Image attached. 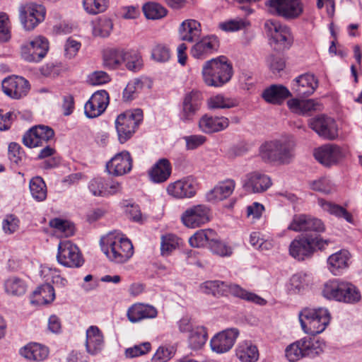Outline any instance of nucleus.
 Here are the masks:
<instances>
[{
	"mask_svg": "<svg viewBox=\"0 0 362 362\" xmlns=\"http://www.w3.org/2000/svg\"><path fill=\"white\" fill-rule=\"evenodd\" d=\"M83 6L88 13L96 15L106 11L109 6V0H83Z\"/></svg>",
	"mask_w": 362,
	"mask_h": 362,
	"instance_id": "57",
	"label": "nucleus"
},
{
	"mask_svg": "<svg viewBox=\"0 0 362 362\" xmlns=\"http://www.w3.org/2000/svg\"><path fill=\"white\" fill-rule=\"evenodd\" d=\"M249 23L243 18L229 20L219 24V28L226 32H235L245 29Z\"/></svg>",
	"mask_w": 362,
	"mask_h": 362,
	"instance_id": "60",
	"label": "nucleus"
},
{
	"mask_svg": "<svg viewBox=\"0 0 362 362\" xmlns=\"http://www.w3.org/2000/svg\"><path fill=\"white\" fill-rule=\"evenodd\" d=\"M180 239L173 234L162 235L160 252L163 256H169L179 246Z\"/></svg>",
	"mask_w": 362,
	"mask_h": 362,
	"instance_id": "54",
	"label": "nucleus"
},
{
	"mask_svg": "<svg viewBox=\"0 0 362 362\" xmlns=\"http://www.w3.org/2000/svg\"><path fill=\"white\" fill-rule=\"evenodd\" d=\"M327 245L326 240H323L315 235L301 236L293 240L289 247L290 255L296 259L303 260L310 256L316 249H322Z\"/></svg>",
	"mask_w": 362,
	"mask_h": 362,
	"instance_id": "8",
	"label": "nucleus"
},
{
	"mask_svg": "<svg viewBox=\"0 0 362 362\" xmlns=\"http://www.w3.org/2000/svg\"><path fill=\"white\" fill-rule=\"evenodd\" d=\"M1 86L4 93L13 99H21L25 97L30 88L28 81L18 76L4 78Z\"/></svg>",
	"mask_w": 362,
	"mask_h": 362,
	"instance_id": "18",
	"label": "nucleus"
},
{
	"mask_svg": "<svg viewBox=\"0 0 362 362\" xmlns=\"http://www.w3.org/2000/svg\"><path fill=\"white\" fill-rule=\"evenodd\" d=\"M174 356V350L171 346H160L151 358L152 362H167Z\"/></svg>",
	"mask_w": 362,
	"mask_h": 362,
	"instance_id": "63",
	"label": "nucleus"
},
{
	"mask_svg": "<svg viewBox=\"0 0 362 362\" xmlns=\"http://www.w3.org/2000/svg\"><path fill=\"white\" fill-rule=\"evenodd\" d=\"M264 28L269 38V42L276 49H288L293 41L289 27L274 19L264 23Z\"/></svg>",
	"mask_w": 362,
	"mask_h": 362,
	"instance_id": "6",
	"label": "nucleus"
},
{
	"mask_svg": "<svg viewBox=\"0 0 362 362\" xmlns=\"http://www.w3.org/2000/svg\"><path fill=\"white\" fill-rule=\"evenodd\" d=\"M289 95V90L281 85H272L266 88L262 94L266 102L272 104H280Z\"/></svg>",
	"mask_w": 362,
	"mask_h": 362,
	"instance_id": "38",
	"label": "nucleus"
},
{
	"mask_svg": "<svg viewBox=\"0 0 362 362\" xmlns=\"http://www.w3.org/2000/svg\"><path fill=\"white\" fill-rule=\"evenodd\" d=\"M21 355L31 361H42L46 359L49 354L48 349L37 343H30L20 350Z\"/></svg>",
	"mask_w": 362,
	"mask_h": 362,
	"instance_id": "36",
	"label": "nucleus"
},
{
	"mask_svg": "<svg viewBox=\"0 0 362 362\" xmlns=\"http://www.w3.org/2000/svg\"><path fill=\"white\" fill-rule=\"evenodd\" d=\"M202 100V93L199 90H192L186 93L180 105V120L186 124L192 122L201 108Z\"/></svg>",
	"mask_w": 362,
	"mask_h": 362,
	"instance_id": "12",
	"label": "nucleus"
},
{
	"mask_svg": "<svg viewBox=\"0 0 362 362\" xmlns=\"http://www.w3.org/2000/svg\"><path fill=\"white\" fill-rule=\"evenodd\" d=\"M49 226L55 230V233L60 237H69L74 233V225L71 222L59 218L50 220Z\"/></svg>",
	"mask_w": 362,
	"mask_h": 362,
	"instance_id": "50",
	"label": "nucleus"
},
{
	"mask_svg": "<svg viewBox=\"0 0 362 362\" xmlns=\"http://www.w3.org/2000/svg\"><path fill=\"white\" fill-rule=\"evenodd\" d=\"M142 120L141 109L128 110L117 117L115 126L120 143L125 142L133 135Z\"/></svg>",
	"mask_w": 362,
	"mask_h": 362,
	"instance_id": "9",
	"label": "nucleus"
},
{
	"mask_svg": "<svg viewBox=\"0 0 362 362\" xmlns=\"http://www.w3.org/2000/svg\"><path fill=\"white\" fill-rule=\"evenodd\" d=\"M300 340L305 357L314 358L322 354L324 351L325 343L322 341L310 337H303Z\"/></svg>",
	"mask_w": 362,
	"mask_h": 362,
	"instance_id": "42",
	"label": "nucleus"
},
{
	"mask_svg": "<svg viewBox=\"0 0 362 362\" xmlns=\"http://www.w3.org/2000/svg\"><path fill=\"white\" fill-rule=\"evenodd\" d=\"M238 104V100L226 97L222 94L213 95L207 100V106L210 110L230 109L237 107Z\"/></svg>",
	"mask_w": 362,
	"mask_h": 362,
	"instance_id": "43",
	"label": "nucleus"
},
{
	"mask_svg": "<svg viewBox=\"0 0 362 362\" xmlns=\"http://www.w3.org/2000/svg\"><path fill=\"white\" fill-rule=\"evenodd\" d=\"M199 291L204 294L211 295L216 298L228 296L230 294L235 298L259 305L266 303L264 299L255 293L247 291L239 285L229 284L219 280L206 281L201 284L199 285Z\"/></svg>",
	"mask_w": 362,
	"mask_h": 362,
	"instance_id": "3",
	"label": "nucleus"
},
{
	"mask_svg": "<svg viewBox=\"0 0 362 362\" xmlns=\"http://www.w3.org/2000/svg\"><path fill=\"white\" fill-rule=\"evenodd\" d=\"M109 95L105 90L95 92L84 106L86 115L95 118L102 115L109 104Z\"/></svg>",
	"mask_w": 362,
	"mask_h": 362,
	"instance_id": "22",
	"label": "nucleus"
},
{
	"mask_svg": "<svg viewBox=\"0 0 362 362\" xmlns=\"http://www.w3.org/2000/svg\"><path fill=\"white\" fill-rule=\"evenodd\" d=\"M197 189L198 183L192 177L177 180L167 187L168 194L177 199L191 198L195 195Z\"/></svg>",
	"mask_w": 362,
	"mask_h": 362,
	"instance_id": "19",
	"label": "nucleus"
},
{
	"mask_svg": "<svg viewBox=\"0 0 362 362\" xmlns=\"http://www.w3.org/2000/svg\"><path fill=\"white\" fill-rule=\"evenodd\" d=\"M239 331L236 328H230L223 330L216 334L210 341L211 350L217 354L228 352L233 346Z\"/></svg>",
	"mask_w": 362,
	"mask_h": 362,
	"instance_id": "20",
	"label": "nucleus"
},
{
	"mask_svg": "<svg viewBox=\"0 0 362 362\" xmlns=\"http://www.w3.org/2000/svg\"><path fill=\"white\" fill-rule=\"evenodd\" d=\"M250 243L255 248L266 251L272 249L273 245L270 240H264L258 232H252L250 236Z\"/></svg>",
	"mask_w": 362,
	"mask_h": 362,
	"instance_id": "62",
	"label": "nucleus"
},
{
	"mask_svg": "<svg viewBox=\"0 0 362 362\" xmlns=\"http://www.w3.org/2000/svg\"><path fill=\"white\" fill-rule=\"evenodd\" d=\"M217 234L212 229H202L197 230L189 239L190 245L193 247H201L206 245H211L212 241L216 238Z\"/></svg>",
	"mask_w": 362,
	"mask_h": 362,
	"instance_id": "41",
	"label": "nucleus"
},
{
	"mask_svg": "<svg viewBox=\"0 0 362 362\" xmlns=\"http://www.w3.org/2000/svg\"><path fill=\"white\" fill-rule=\"evenodd\" d=\"M151 57L158 62H165L170 58V50L164 44H157L152 49Z\"/></svg>",
	"mask_w": 362,
	"mask_h": 362,
	"instance_id": "61",
	"label": "nucleus"
},
{
	"mask_svg": "<svg viewBox=\"0 0 362 362\" xmlns=\"http://www.w3.org/2000/svg\"><path fill=\"white\" fill-rule=\"evenodd\" d=\"M143 11L148 19L157 20L165 17L167 15V10L162 5L148 2L143 6Z\"/></svg>",
	"mask_w": 362,
	"mask_h": 362,
	"instance_id": "53",
	"label": "nucleus"
},
{
	"mask_svg": "<svg viewBox=\"0 0 362 362\" xmlns=\"http://www.w3.org/2000/svg\"><path fill=\"white\" fill-rule=\"evenodd\" d=\"M259 356L257 346L251 341H243L236 348V356L241 362H256Z\"/></svg>",
	"mask_w": 362,
	"mask_h": 362,
	"instance_id": "37",
	"label": "nucleus"
},
{
	"mask_svg": "<svg viewBox=\"0 0 362 362\" xmlns=\"http://www.w3.org/2000/svg\"><path fill=\"white\" fill-rule=\"evenodd\" d=\"M272 185L271 178L268 175L255 171L247 175L244 186L252 193H262L267 191Z\"/></svg>",
	"mask_w": 362,
	"mask_h": 362,
	"instance_id": "25",
	"label": "nucleus"
},
{
	"mask_svg": "<svg viewBox=\"0 0 362 362\" xmlns=\"http://www.w3.org/2000/svg\"><path fill=\"white\" fill-rule=\"evenodd\" d=\"M179 32L182 40L192 42L200 35L201 25L195 20H187L180 25Z\"/></svg>",
	"mask_w": 362,
	"mask_h": 362,
	"instance_id": "40",
	"label": "nucleus"
},
{
	"mask_svg": "<svg viewBox=\"0 0 362 362\" xmlns=\"http://www.w3.org/2000/svg\"><path fill=\"white\" fill-rule=\"evenodd\" d=\"M330 313L327 308H305L299 313V321L303 332L310 335L322 333L329 324Z\"/></svg>",
	"mask_w": 362,
	"mask_h": 362,
	"instance_id": "5",
	"label": "nucleus"
},
{
	"mask_svg": "<svg viewBox=\"0 0 362 362\" xmlns=\"http://www.w3.org/2000/svg\"><path fill=\"white\" fill-rule=\"evenodd\" d=\"M54 136V130L45 125L30 128L23 136V143L28 148L42 146Z\"/></svg>",
	"mask_w": 362,
	"mask_h": 362,
	"instance_id": "16",
	"label": "nucleus"
},
{
	"mask_svg": "<svg viewBox=\"0 0 362 362\" xmlns=\"http://www.w3.org/2000/svg\"><path fill=\"white\" fill-rule=\"evenodd\" d=\"M344 281L337 279L327 281L322 291V296L327 300L341 303Z\"/></svg>",
	"mask_w": 362,
	"mask_h": 362,
	"instance_id": "39",
	"label": "nucleus"
},
{
	"mask_svg": "<svg viewBox=\"0 0 362 362\" xmlns=\"http://www.w3.org/2000/svg\"><path fill=\"white\" fill-rule=\"evenodd\" d=\"M127 69L137 72L143 67V60L140 54L135 50H125L123 62Z\"/></svg>",
	"mask_w": 362,
	"mask_h": 362,
	"instance_id": "48",
	"label": "nucleus"
},
{
	"mask_svg": "<svg viewBox=\"0 0 362 362\" xmlns=\"http://www.w3.org/2000/svg\"><path fill=\"white\" fill-rule=\"evenodd\" d=\"M341 303L347 304H355L361 299V295L356 286L348 281H344L341 291Z\"/></svg>",
	"mask_w": 362,
	"mask_h": 362,
	"instance_id": "49",
	"label": "nucleus"
},
{
	"mask_svg": "<svg viewBox=\"0 0 362 362\" xmlns=\"http://www.w3.org/2000/svg\"><path fill=\"white\" fill-rule=\"evenodd\" d=\"M308 275L306 273H296L287 284V289L290 293H298L308 285Z\"/></svg>",
	"mask_w": 362,
	"mask_h": 362,
	"instance_id": "55",
	"label": "nucleus"
},
{
	"mask_svg": "<svg viewBox=\"0 0 362 362\" xmlns=\"http://www.w3.org/2000/svg\"><path fill=\"white\" fill-rule=\"evenodd\" d=\"M158 315L157 310L152 305L143 303H135L127 310L128 320L136 323L144 319L155 318Z\"/></svg>",
	"mask_w": 362,
	"mask_h": 362,
	"instance_id": "28",
	"label": "nucleus"
},
{
	"mask_svg": "<svg viewBox=\"0 0 362 362\" xmlns=\"http://www.w3.org/2000/svg\"><path fill=\"white\" fill-rule=\"evenodd\" d=\"M103 346V333L97 326H90L86 330V351L90 355H96L102 351Z\"/></svg>",
	"mask_w": 362,
	"mask_h": 362,
	"instance_id": "30",
	"label": "nucleus"
},
{
	"mask_svg": "<svg viewBox=\"0 0 362 362\" xmlns=\"http://www.w3.org/2000/svg\"><path fill=\"white\" fill-rule=\"evenodd\" d=\"M285 356L290 362H296L305 357L301 340L289 344L285 349Z\"/></svg>",
	"mask_w": 362,
	"mask_h": 362,
	"instance_id": "58",
	"label": "nucleus"
},
{
	"mask_svg": "<svg viewBox=\"0 0 362 362\" xmlns=\"http://www.w3.org/2000/svg\"><path fill=\"white\" fill-rule=\"evenodd\" d=\"M113 23L110 18H100L93 22V34L95 37H106L110 35Z\"/></svg>",
	"mask_w": 362,
	"mask_h": 362,
	"instance_id": "52",
	"label": "nucleus"
},
{
	"mask_svg": "<svg viewBox=\"0 0 362 362\" xmlns=\"http://www.w3.org/2000/svg\"><path fill=\"white\" fill-rule=\"evenodd\" d=\"M49 50V42L46 37L37 35L21 46V57L30 63L40 62Z\"/></svg>",
	"mask_w": 362,
	"mask_h": 362,
	"instance_id": "11",
	"label": "nucleus"
},
{
	"mask_svg": "<svg viewBox=\"0 0 362 362\" xmlns=\"http://www.w3.org/2000/svg\"><path fill=\"white\" fill-rule=\"evenodd\" d=\"M211 212L205 204H196L186 209L180 216L182 223L188 228H196L211 220Z\"/></svg>",
	"mask_w": 362,
	"mask_h": 362,
	"instance_id": "13",
	"label": "nucleus"
},
{
	"mask_svg": "<svg viewBox=\"0 0 362 362\" xmlns=\"http://www.w3.org/2000/svg\"><path fill=\"white\" fill-rule=\"evenodd\" d=\"M346 155V148L334 144L322 145L314 151L315 159L326 167L337 165Z\"/></svg>",
	"mask_w": 362,
	"mask_h": 362,
	"instance_id": "14",
	"label": "nucleus"
},
{
	"mask_svg": "<svg viewBox=\"0 0 362 362\" xmlns=\"http://www.w3.org/2000/svg\"><path fill=\"white\" fill-rule=\"evenodd\" d=\"M317 204L325 212L337 217L344 218L349 223L354 224L353 216L344 207L323 198L317 199Z\"/></svg>",
	"mask_w": 362,
	"mask_h": 362,
	"instance_id": "32",
	"label": "nucleus"
},
{
	"mask_svg": "<svg viewBox=\"0 0 362 362\" xmlns=\"http://www.w3.org/2000/svg\"><path fill=\"white\" fill-rule=\"evenodd\" d=\"M228 118L223 116L204 115L199 120V129L205 134H213L223 131L229 126Z\"/></svg>",
	"mask_w": 362,
	"mask_h": 362,
	"instance_id": "24",
	"label": "nucleus"
},
{
	"mask_svg": "<svg viewBox=\"0 0 362 362\" xmlns=\"http://www.w3.org/2000/svg\"><path fill=\"white\" fill-rule=\"evenodd\" d=\"M133 165L132 158L127 151H123L115 155L106 164L110 175L122 176L129 173Z\"/></svg>",
	"mask_w": 362,
	"mask_h": 362,
	"instance_id": "21",
	"label": "nucleus"
},
{
	"mask_svg": "<svg viewBox=\"0 0 362 362\" xmlns=\"http://www.w3.org/2000/svg\"><path fill=\"white\" fill-rule=\"evenodd\" d=\"M57 258L60 264L70 268H78L83 263L79 249L69 240L59 242Z\"/></svg>",
	"mask_w": 362,
	"mask_h": 362,
	"instance_id": "15",
	"label": "nucleus"
},
{
	"mask_svg": "<svg viewBox=\"0 0 362 362\" xmlns=\"http://www.w3.org/2000/svg\"><path fill=\"white\" fill-rule=\"evenodd\" d=\"M32 197L37 202H42L47 197V186L43 179L40 176L33 177L29 183Z\"/></svg>",
	"mask_w": 362,
	"mask_h": 362,
	"instance_id": "45",
	"label": "nucleus"
},
{
	"mask_svg": "<svg viewBox=\"0 0 362 362\" xmlns=\"http://www.w3.org/2000/svg\"><path fill=\"white\" fill-rule=\"evenodd\" d=\"M100 247L106 257L115 263H124L134 254L130 240L124 234L116 230L101 238Z\"/></svg>",
	"mask_w": 362,
	"mask_h": 362,
	"instance_id": "2",
	"label": "nucleus"
},
{
	"mask_svg": "<svg viewBox=\"0 0 362 362\" xmlns=\"http://www.w3.org/2000/svg\"><path fill=\"white\" fill-rule=\"evenodd\" d=\"M310 187L313 190L320 192L325 194H330L337 191V187L327 177H321L310 182Z\"/></svg>",
	"mask_w": 362,
	"mask_h": 362,
	"instance_id": "51",
	"label": "nucleus"
},
{
	"mask_svg": "<svg viewBox=\"0 0 362 362\" xmlns=\"http://www.w3.org/2000/svg\"><path fill=\"white\" fill-rule=\"evenodd\" d=\"M55 298L54 289L50 284H44L37 287L30 297V303L35 306L51 303Z\"/></svg>",
	"mask_w": 362,
	"mask_h": 362,
	"instance_id": "35",
	"label": "nucleus"
},
{
	"mask_svg": "<svg viewBox=\"0 0 362 362\" xmlns=\"http://www.w3.org/2000/svg\"><path fill=\"white\" fill-rule=\"evenodd\" d=\"M288 109L299 115H309L311 112L320 110V104L313 99L291 98L287 101Z\"/></svg>",
	"mask_w": 362,
	"mask_h": 362,
	"instance_id": "29",
	"label": "nucleus"
},
{
	"mask_svg": "<svg viewBox=\"0 0 362 362\" xmlns=\"http://www.w3.org/2000/svg\"><path fill=\"white\" fill-rule=\"evenodd\" d=\"M288 229L296 232L308 230L322 232L325 230V226L319 218L307 214H296L293 216Z\"/></svg>",
	"mask_w": 362,
	"mask_h": 362,
	"instance_id": "23",
	"label": "nucleus"
},
{
	"mask_svg": "<svg viewBox=\"0 0 362 362\" xmlns=\"http://www.w3.org/2000/svg\"><path fill=\"white\" fill-rule=\"evenodd\" d=\"M172 167L166 158L158 160L149 170L148 175L151 180L155 183L166 181L171 175Z\"/></svg>",
	"mask_w": 362,
	"mask_h": 362,
	"instance_id": "34",
	"label": "nucleus"
},
{
	"mask_svg": "<svg viewBox=\"0 0 362 362\" xmlns=\"http://www.w3.org/2000/svg\"><path fill=\"white\" fill-rule=\"evenodd\" d=\"M349 259L350 253L347 250H340L330 255L327 263L330 269H345L349 266Z\"/></svg>",
	"mask_w": 362,
	"mask_h": 362,
	"instance_id": "46",
	"label": "nucleus"
},
{
	"mask_svg": "<svg viewBox=\"0 0 362 362\" xmlns=\"http://www.w3.org/2000/svg\"><path fill=\"white\" fill-rule=\"evenodd\" d=\"M234 189L235 182L231 180L219 182L206 194V199L210 202L222 201L230 197Z\"/></svg>",
	"mask_w": 362,
	"mask_h": 362,
	"instance_id": "33",
	"label": "nucleus"
},
{
	"mask_svg": "<svg viewBox=\"0 0 362 362\" xmlns=\"http://www.w3.org/2000/svg\"><path fill=\"white\" fill-rule=\"evenodd\" d=\"M45 6L35 2H27L18 7V18L26 31L33 30L45 21Z\"/></svg>",
	"mask_w": 362,
	"mask_h": 362,
	"instance_id": "7",
	"label": "nucleus"
},
{
	"mask_svg": "<svg viewBox=\"0 0 362 362\" xmlns=\"http://www.w3.org/2000/svg\"><path fill=\"white\" fill-rule=\"evenodd\" d=\"M232 75V66L223 56L204 62L202 69L204 83L211 87L223 86L230 80Z\"/></svg>",
	"mask_w": 362,
	"mask_h": 362,
	"instance_id": "4",
	"label": "nucleus"
},
{
	"mask_svg": "<svg viewBox=\"0 0 362 362\" xmlns=\"http://www.w3.org/2000/svg\"><path fill=\"white\" fill-rule=\"evenodd\" d=\"M206 340L207 332L203 326H195L191 330L188 337L189 346L195 350L201 349L205 344Z\"/></svg>",
	"mask_w": 362,
	"mask_h": 362,
	"instance_id": "47",
	"label": "nucleus"
},
{
	"mask_svg": "<svg viewBox=\"0 0 362 362\" xmlns=\"http://www.w3.org/2000/svg\"><path fill=\"white\" fill-rule=\"evenodd\" d=\"M152 86V81L150 78L144 76L136 78L127 83L123 90L122 98L125 102L134 100L139 93L144 89H149Z\"/></svg>",
	"mask_w": 362,
	"mask_h": 362,
	"instance_id": "27",
	"label": "nucleus"
},
{
	"mask_svg": "<svg viewBox=\"0 0 362 362\" xmlns=\"http://www.w3.org/2000/svg\"><path fill=\"white\" fill-rule=\"evenodd\" d=\"M125 50L122 49H109L104 52L103 64L109 69H116L124 60Z\"/></svg>",
	"mask_w": 362,
	"mask_h": 362,
	"instance_id": "44",
	"label": "nucleus"
},
{
	"mask_svg": "<svg viewBox=\"0 0 362 362\" xmlns=\"http://www.w3.org/2000/svg\"><path fill=\"white\" fill-rule=\"evenodd\" d=\"M266 4L271 14L287 21L298 18L304 11L301 0H269Z\"/></svg>",
	"mask_w": 362,
	"mask_h": 362,
	"instance_id": "10",
	"label": "nucleus"
},
{
	"mask_svg": "<svg viewBox=\"0 0 362 362\" xmlns=\"http://www.w3.org/2000/svg\"><path fill=\"white\" fill-rule=\"evenodd\" d=\"M309 127L320 137L334 140L338 137V127L335 121L329 117L320 115L309 121Z\"/></svg>",
	"mask_w": 362,
	"mask_h": 362,
	"instance_id": "17",
	"label": "nucleus"
},
{
	"mask_svg": "<svg viewBox=\"0 0 362 362\" xmlns=\"http://www.w3.org/2000/svg\"><path fill=\"white\" fill-rule=\"evenodd\" d=\"M296 143L292 138L284 137L264 142L259 146V155L267 163L288 165L295 158Z\"/></svg>",
	"mask_w": 362,
	"mask_h": 362,
	"instance_id": "1",
	"label": "nucleus"
},
{
	"mask_svg": "<svg viewBox=\"0 0 362 362\" xmlns=\"http://www.w3.org/2000/svg\"><path fill=\"white\" fill-rule=\"evenodd\" d=\"M318 86V81L313 74H305L295 79L293 89L299 95H310Z\"/></svg>",
	"mask_w": 362,
	"mask_h": 362,
	"instance_id": "31",
	"label": "nucleus"
},
{
	"mask_svg": "<svg viewBox=\"0 0 362 362\" xmlns=\"http://www.w3.org/2000/svg\"><path fill=\"white\" fill-rule=\"evenodd\" d=\"M89 192L95 197H105V179L103 177H94L88 185Z\"/></svg>",
	"mask_w": 362,
	"mask_h": 362,
	"instance_id": "59",
	"label": "nucleus"
},
{
	"mask_svg": "<svg viewBox=\"0 0 362 362\" xmlns=\"http://www.w3.org/2000/svg\"><path fill=\"white\" fill-rule=\"evenodd\" d=\"M219 42L215 36H208L197 42L191 49V55L196 59H204L218 49Z\"/></svg>",
	"mask_w": 362,
	"mask_h": 362,
	"instance_id": "26",
	"label": "nucleus"
},
{
	"mask_svg": "<svg viewBox=\"0 0 362 362\" xmlns=\"http://www.w3.org/2000/svg\"><path fill=\"white\" fill-rule=\"evenodd\" d=\"M5 289L8 293L13 296H22L26 292V284L18 277H13L6 281Z\"/></svg>",
	"mask_w": 362,
	"mask_h": 362,
	"instance_id": "56",
	"label": "nucleus"
},
{
	"mask_svg": "<svg viewBox=\"0 0 362 362\" xmlns=\"http://www.w3.org/2000/svg\"><path fill=\"white\" fill-rule=\"evenodd\" d=\"M151 346L149 342H144L125 350V356L132 358L147 354L151 350Z\"/></svg>",
	"mask_w": 362,
	"mask_h": 362,
	"instance_id": "64",
	"label": "nucleus"
}]
</instances>
